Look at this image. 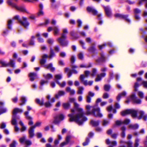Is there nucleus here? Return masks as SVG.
<instances>
[{
	"mask_svg": "<svg viewBox=\"0 0 147 147\" xmlns=\"http://www.w3.org/2000/svg\"><path fill=\"white\" fill-rule=\"evenodd\" d=\"M69 101L74 103V109H71V113L68 115L70 121H75L79 125H82L84 122L87 120V118L84 116L83 109L79 107V105L76 102L74 98H69Z\"/></svg>",
	"mask_w": 147,
	"mask_h": 147,
	"instance_id": "obj_1",
	"label": "nucleus"
},
{
	"mask_svg": "<svg viewBox=\"0 0 147 147\" xmlns=\"http://www.w3.org/2000/svg\"><path fill=\"white\" fill-rule=\"evenodd\" d=\"M121 114L123 116L130 114L133 117L137 118L139 119L143 118L144 120L146 121L147 119V115L145 114L144 112L142 111H136L129 109L122 111Z\"/></svg>",
	"mask_w": 147,
	"mask_h": 147,
	"instance_id": "obj_2",
	"label": "nucleus"
},
{
	"mask_svg": "<svg viewBox=\"0 0 147 147\" xmlns=\"http://www.w3.org/2000/svg\"><path fill=\"white\" fill-rule=\"evenodd\" d=\"M55 55V54L53 52V51L51 49L50 54L49 57L47 55L45 54L42 56V59L40 60V63L42 65H43L44 67L45 68L50 69L51 71H53L55 70L54 67H52V65L50 63L48 65H44V64L46 62L45 59L49 57V58H51Z\"/></svg>",
	"mask_w": 147,
	"mask_h": 147,
	"instance_id": "obj_3",
	"label": "nucleus"
},
{
	"mask_svg": "<svg viewBox=\"0 0 147 147\" xmlns=\"http://www.w3.org/2000/svg\"><path fill=\"white\" fill-rule=\"evenodd\" d=\"M86 108L87 110L86 113V115L92 114L95 117H101L102 116V114L100 112V110L99 108H95L94 107L88 105L86 106Z\"/></svg>",
	"mask_w": 147,
	"mask_h": 147,
	"instance_id": "obj_4",
	"label": "nucleus"
},
{
	"mask_svg": "<svg viewBox=\"0 0 147 147\" xmlns=\"http://www.w3.org/2000/svg\"><path fill=\"white\" fill-rule=\"evenodd\" d=\"M67 33V29L66 28L63 29V33L61 37L57 39L58 41L62 46H66L67 44V42L64 41V40L67 38L66 34Z\"/></svg>",
	"mask_w": 147,
	"mask_h": 147,
	"instance_id": "obj_5",
	"label": "nucleus"
},
{
	"mask_svg": "<svg viewBox=\"0 0 147 147\" xmlns=\"http://www.w3.org/2000/svg\"><path fill=\"white\" fill-rule=\"evenodd\" d=\"M22 112L23 110L20 109L16 108L13 109V116L11 121L12 125H15L16 124V113H22Z\"/></svg>",
	"mask_w": 147,
	"mask_h": 147,
	"instance_id": "obj_6",
	"label": "nucleus"
},
{
	"mask_svg": "<svg viewBox=\"0 0 147 147\" xmlns=\"http://www.w3.org/2000/svg\"><path fill=\"white\" fill-rule=\"evenodd\" d=\"M19 16H15L14 17V19H17L19 22L22 25L24 26L25 28H27L28 27V26L29 25V23L26 21L27 20V18L25 17H22V20H23L24 22H22L20 19H19Z\"/></svg>",
	"mask_w": 147,
	"mask_h": 147,
	"instance_id": "obj_7",
	"label": "nucleus"
},
{
	"mask_svg": "<svg viewBox=\"0 0 147 147\" xmlns=\"http://www.w3.org/2000/svg\"><path fill=\"white\" fill-rule=\"evenodd\" d=\"M64 118V116L63 115H60L55 118L53 121V123L55 124H58L61 121L63 120Z\"/></svg>",
	"mask_w": 147,
	"mask_h": 147,
	"instance_id": "obj_8",
	"label": "nucleus"
},
{
	"mask_svg": "<svg viewBox=\"0 0 147 147\" xmlns=\"http://www.w3.org/2000/svg\"><path fill=\"white\" fill-rule=\"evenodd\" d=\"M0 62L3 67H7L9 65H10L12 67H14V63H13V61L12 59L10 60V62L8 63H6L3 61H1Z\"/></svg>",
	"mask_w": 147,
	"mask_h": 147,
	"instance_id": "obj_9",
	"label": "nucleus"
},
{
	"mask_svg": "<svg viewBox=\"0 0 147 147\" xmlns=\"http://www.w3.org/2000/svg\"><path fill=\"white\" fill-rule=\"evenodd\" d=\"M131 99L136 104H139L141 103V100L139 99H138L136 96L135 94L134 93H133L131 96Z\"/></svg>",
	"mask_w": 147,
	"mask_h": 147,
	"instance_id": "obj_10",
	"label": "nucleus"
},
{
	"mask_svg": "<svg viewBox=\"0 0 147 147\" xmlns=\"http://www.w3.org/2000/svg\"><path fill=\"white\" fill-rule=\"evenodd\" d=\"M12 7H14L16 9L21 12L28 13L26 9L24 7L18 6L16 4L13 5Z\"/></svg>",
	"mask_w": 147,
	"mask_h": 147,
	"instance_id": "obj_11",
	"label": "nucleus"
},
{
	"mask_svg": "<svg viewBox=\"0 0 147 147\" xmlns=\"http://www.w3.org/2000/svg\"><path fill=\"white\" fill-rule=\"evenodd\" d=\"M71 137L69 136H67L65 139V141L61 143L59 145L60 147H63L64 146L67 145L69 143Z\"/></svg>",
	"mask_w": 147,
	"mask_h": 147,
	"instance_id": "obj_12",
	"label": "nucleus"
},
{
	"mask_svg": "<svg viewBox=\"0 0 147 147\" xmlns=\"http://www.w3.org/2000/svg\"><path fill=\"white\" fill-rule=\"evenodd\" d=\"M26 137L23 136V137L20 138L19 139L20 142L21 143H23L24 142L27 145H30L32 143L29 140H26Z\"/></svg>",
	"mask_w": 147,
	"mask_h": 147,
	"instance_id": "obj_13",
	"label": "nucleus"
},
{
	"mask_svg": "<svg viewBox=\"0 0 147 147\" xmlns=\"http://www.w3.org/2000/svg\"><path fill=\"white\" fill-rule=\"evenodd\" d=\"M130 122V120L129 119H126L125 120L123 121H116V124L117 125H120L122 124H127Z\"/></svg>",
	"mask_w": 147,
	"mask_h": 147,
	"instance_id": "obj_14",
	"label": "nucleus"
},
{
	"mask_svg": "<svg viewBox=\"0 0 147 147\" xmlns=\"http://www.w3.org/2000/svg\"><path fill=\"white\" fill-rule=\"evenodd\" d=\"M24 114L26 119L29 120L28 124L30 125H32L33 124V122L32 120V118L28 115V112L26 111L25 112Z\"/></svg>",
	"mask_w": 147,
	"mask_h": 147,
	"instance_id": "obj_15",
	"label": "nucleus"
},
{
	"mask_svg": "<svg viewBox=\"0 0 147 147\" xmlns=\"http://www.w3.org/2000/svg\"><path fill=\"white\" fill-rule=\"evenodd\" d=\"M4 103L2 102H0V115L3 113H5L7 111L6 108L3 107Z\"/></svg>",
	"mask_w": 147,
	"mask_h": 147,
	"instance_id": "obj_16",
	"label": "nucleus"
},
{
	"mask_svg": "<svg viewBox=\"0 0 147 147\" xmlns=\"http://www.w3.org/2000/svg\"><path fill=\"white\" fill-rule=\"evenodd\" d=\"M106 75V74L105 72L101 73L97 76V78L95 79L96 82H98L101 80V78L105 77Z\"/></svg>",
	"mask_w": 147,
	"mask_h": 147,
	"instance_id": "obj_17",
	"label": "nucleus"
},
{
	"mask_svg": "<svg viewBox=\"0 0 147 147\" xmlns=\"http://www.w3.org/2000/svg\"><path fill=\"white\" fill-rule=\"evenodd\" d=\"M87 11L92 13L93 15H95L97 13V11L93 8L91 7H88L87 8Z\"/></svg>",
	"mask_w": 147,
	"mask_h": 147,
	"instance_id": "obj_18",
	"label": "nucleus"
},
{
	"mask_svg": "<svg viewBox=\"0 0 147 147\" xmlns=\"http://www.w3.org/2000/svg\"><path fill=\"white\" fill-rule=\"evenodd\" d=\"M34 128L32 127L31 126L28 130L29 136L30 138L33 137L34 136Z\"/></svg>",
	"mask_w": 147,
	"mask_h": 147,
	"instance_id": "obj_19",
	"label": "nucleus"
},
{
	"mask_svg": "<svg viewBox=\"0 0 147 147\" xmlns=\"http://www.w3.org/2000/svg\"><path fill=\"white\" fill-rule=\"evenodd\" d=\"M94 95V94L91 92L88 93V95L87 96L86 101L88 103L91 102V98L90 97H93Z\"/></svg>",
	"mask_w": 147,
	"mask_h": 147,
	"instance_id": "obj_20",
	"label": "nucleus"
},
{
	"mask_svg": "<svg viewBox=\"0 0 147 147\" xmlns=\"http://www.w3.org/2000/svg\"><path fill=\"white\" fill-rule=\"evenodd\" d=\"M115 17H119L120 18H124L127 21L129 22V20L127 18V16L125 15H123L119 13H116L115 15Z\"/></svg>",
	"mask_w": 147,
	"mask_h": 147,
	"instance_id": "obj_21",
	"label": "nucleus"
},
{
	"mask_svg": "<svg viewBox=\"0 0 147 147\" xmlns=\"http://www.w3.org/2000/svg\"><path fill=\"white\" fill-rule=\"evenodd\" d=\"M29 76L30 78V80L31 81H33L34 79L37 78V75L36 74L31 73L29 74Z\"/></svg>",
	"mask_w": 147,
	"mask_h": 147,
	"instance_id": "obj_22",
	"label": "nucleus"
},
{
	"mask_svg": "<svg viewBox=\"0 0 147 147\" xmlns=\"http://www.w3.org/2000/svg\"><path fill=\"white\" fill-rule=\"evenodd\" d=\"M53 30L54 31V35L57 36L59 34L60 30L57 26H54L53 28Z\"/></svg>",
	"mask_w": 147,
	"mask_h": 147,
	"instance_id": "obj_23",
	"label": "nucleus"
},
{
	"mask_svg": "<svg viewBox=\"0 0 147 147\" xmlns=\"http://www.w3.org/2000/svg\"><path fill=\"white\" fill-rule=\"evenodd\" d=\"M65 93L63 91H59L57 94L55 95V97L56 98H58L59 97L65 95Z\"/></svg>",
	"mask_w": 147,
	"mask_h": 147,
	"instance_id": "obj_24",
	"label": "nucleus"
},
{
	"mask_svg": "<svg viewBox=\"0 0 147 147\" xmlns=\"http://www.w3.org/2000/svg\"><path fill=\"white\" fill-rule=\"evenodd\" d=\"M126 94V92L125 91H123L119 94L117 96V100L119 101L120 98L124 96Z\"/></svg>",
	"mask_w": 147,
	"mask_h": 147,
	"instance_id": "obj_25",
	"label": "nucleus"
},
{
	"mask_svg": "<svg viewBox=\"0 0 147 147\" xmlns=\"http://www.w3.org/2000/svg\"><path fill=\"white\" fill-rule=\"evenodd\" d=\"M104 9L106 15L109 16H110L111 14V12L109 8L108 7H104Z\"/></svg>",
	"mask_w": 147,
	"mask_h": 147,
	"instance_id": "obj_26",
	"label": "nucleus"
},
{
	"mask_svg": "<svg viewBox=\"0 0 147 147\" xmlns=\"http://www.w3.org/2000/svg\"><path fill=\"white\" fill-rule=\"evenodd\" d=\"M57 137L58 139H56L54 142V143L55 145H56L58 144L59 143V141L62 139V137L60 135H58Z\"/></svg>",
	"mask_w": 147,
	"mask_h": 147,
	"instance_id": "obj_27",
	"label": "nucleus"
},
{
	"mask_svg": "<svg viewBox=\"0 0 147 147\" xmlns=\"http://www.w3.org/2000/svg\"><path fill=\"white\" fill-rule=\"evenodd\" d=\"M66 91L70 93V95H73L75 93V91L73 89H71L69 87H67L66 88Z\"/></svg>",
	"mask_w": 147,
	"mask_h": 147,
	"instance_id": "obj_28",
	"label": "nucleus"
},
{
	"mask_svg": "<svg viewBox=\"0 0 147 147\" xmlns=\"http://www.w3.org/2000/svg\"><path fill=\"white\" fill-rule=\"evenodd\" d=\"M106 143L108 144H111L113 146H116L117 144V143L116 141H113L111 142L109 139H107L106 140Z\"/></svg>",
	"mask_w": 147,
	"mask_h": 147,
	"instance_id": "obj_29",
	"label": "nucleus"
},
{
	"mask_svg": "<svg viewBox=\"0 0 147 147\" xmlns=\"http://www.w3.org/2000/svg\"><path fill=\"white\" fill-rule=\"evenodd\" d=\"M55 80L57 83V82H59L58 80H60L62 78V75L61 74H56L55 76Z\"/></svg>",
	"mask_w": 147,
	"mask_h": 147,
	"instance_id": "obj_30",
	"label": "nucleus"
},
{
	"mask_svg": "<svg viewBox=\"0 0 147 147\" xmlns=\"http://www.w3.org/2000/svg\"><path fill=\"white\" fill-rule=\"evenodd\" d=\"M85 78L84 76L83 75H82L80 76V79L82 82L85 85H87L88 83L87 80H84V79Z\"/></svg>",
	"mask_w": 147,
	"mask_h": 147,
	"instance_id": "obj_31",
	"label": "nucleus"
},
{
	"mask_svg": "<svg viewBox=\"0 0 147 147\" xmlns=\"http://www.w3.org/2000/svg\"><path fill=\"white\" fill-rule=\"evenodd\" d=\"M70 106L69 103L68 102L63 103L62 104L63 108L65 109H68Z\"/></svg>",
	"mask_w": 147,
	"mask_h": 147,
	"instance_id": "obj_32",
	"label": "nucleus"
},
{
	"mask_svg": "<svg viewBox=\"0 0 147 147\" xmlns=\"http://www.w3.org/2000/svg\"><path fill=\"white\" fill-rule=\"evenodd\" d=\"M99 123V122L98 121H95L92 120L90 121V124L94 126H97Z\"/></svg>",
	"mask_w": 147,
	"mask_h": 147,
	"instance_id": "obj_33",
	"label": "nucleus"
},
{
	"mask_svg": "<svg viewBox=\"0 0 147 147\" xmlns=\"http://www.w3.org/2000/svg\"><path fill=\"white\" fill-rule=\"evenodd\" d=\"M43 76L44 78L47 80H49L53 78L52 75L50 74H44Z\"/></svg>",
	"mask_w": 147,
	"mask_h": 147,
	"instance_id": "obj_34",
	"label": "nucleus"
},
{
	"mask_svg": "<svg viewBox=\"0 0 147 147\" xmlns=\"http://www.w3.org/2000/svg\"><path fill=\"white\" fill-rule=\"evenodd\" d=\"M129 128L130 129H136L139 127V125L137 124L134 125H130L129 126Z\"/></svg>",
	"mask_w": 147,
	"mask_h": 147,
	"instance_id": "obj_35",
	"label": "nucleus"
},
{
	"mask_svg": "<svg viewBox=\"0 0 147 147\" xmlns=\"http://www.w3.org/2000/svg\"><path fill=\"white\" fill-rule=\"evenodd\" d=\"M126 128L125 126H123L121 127V130L122 131L121 136L122 137L124 138L125 136V130Z\"/></svg>",
	"mask_w": 147,
	"mask_h": 147,
	"instance_id": "obj_36",
	"label": "nucleus"
},
{
	"mask_svg": "<svg viewBox=\"0 0 147 147\" xmlns=\"http://www.w3.org/2000/svg\"><path fill=\"white\" fill-rule=\"evenodd\" d=\"M19 124L22 126V128L21 129V131H25L26 129V127L24 126L23 123V122L20 121L19 122Z\"/></svg>",
	"mask_w": 147,
	"mask_h": 147,
	"instance_id": "obj_37",
	"label": "nucleus"
},
{
	"mask_svg": "<svg viewBox=\"0 0 147 147\" xmlns=\"http://www.w3.org/2000/svg\"><path fill=\"white\" fill-rule=\"evenodd\" d=\"M65 72H67V76L68 77H70L71 75V70L67 68H66L65 69Z\"/></svg>",
	"mask_w": 147,
	"mask_h": 147,
	"instance_id": "obj_38",
	"label": "nucleus"
},
{
	"mask_svg": "<svg viewBox=\"0 0 147 147\" xmlns=\"http://www.w3.org/2000/svg\"><path fill=\"white\" fill-rule=\"evenodd\" d=\"M21 103L20 104V105H22L25 103V102L26 101V99L25 97L23 96L21 98Z\"/></svg>",
	"mask_w": 147,
	"mask_h": 147,
	"instance_id": "obj_39",
	"label": "nucleus"
},
{
	"mask_svg": "<svg viewBox=\"0 0 147 147\" xmlns=\"http://www.w3.org/2000/svg\"><path fill=\"white\" fill-rule=\"evenodd\" d=\"M40 36V34L39 33H37L36 34V36L38 37V42L40 43H42L44 42L43 39L40 37H39Z\"/></svg>",
	"mask_w": 147,
	"mask_h": 147,
	"instance_id": "obj_40",
	"label": "nucleus"
},
{
	"mask_svg": "<svg viewBox=\"0 0 147 147\" xmlns=\"http://www.w3.org/2000/svg\"><path fill=\"white\" fill-rule=\"evenodd\" d=\"M35 101L37 103L41 105H42L43 104L44 100H42V101H40L39 99L36 98Z\"/></svg>",
	"mask_w": 147,
	"mask_h": 147,
	"instance_id": "obj_41",
	"label": "nucleus"
},
{
	"mask_svg": "<svg viewBox=\"0 0 147 147\" xmlns=\"http://www.w3.org/2000/svg\"><path fill=\"white\" fill-rule=\"evenodd\" d=\"M57 84L61 87H64L66 85V82L65 81H63L62 83H60L59 82H57Z\"/></svg>",
	"mask_w": 147,
	"mask_h": 147,
	"instance_id": "obj_42",
	"label": "nucleus"
},
{
	"mask_svg": "<svg viewBox=\"0 0 147 147\" xmlns=\"http://www.w3.org/2000/svg\"><path fill=\"white\" fill-rule=\"evenodd\" d=\"M138 95L141 98H143L144 97V94L142 92L140 91L138 92Z\"/></svg>",
	"mask_w": 147,
	"mask_h": 147,
	"instance_id": "obj_43",
	"label": "nucleus"
},
{
	"mask_svg": "<svg viewBox=\"0 0 147 147\" xmlns=\"http://www.w3.org/2000/svg\"><path fill=\"white\" fill-rule=\"evenodd\" d=\"M48 81L47 80H42L40 82V84L41 86H42L45 84H47L48 83Z\"/></svg>",
	"mask_w": 147,
	"mask_h": 147,
	"instance_id": "obj_44",
	"label": "nucleus"
},
{
	"mask_svg": "<svg viewBox=\"0 0 147 147\" xmlns=\"http://www.w3.org/2000/svg\"><path fill=\"white\" fill-rule=\"evenodd\" d=\"M41 124V123L40 122H37L36 123L33 125L32 126V127L34 128L35 129V128L36 127H39L40 126Z\"/></svg>",
	"mask_w": 147,
	"mask_h": 147,
	"instance_id": "obj_45",
	"label": "nucleus"
},
{
	"mask_svg": "<svg viewBox=\"0 0 147 147\" xmlns=\"http://www.w3.org/2000/svg\"><path fill=\"white\" fill-rule=\"evenodd\" d=\"M91 67V64H89L88 65H86L85 64H81L80 65V67L81 68L83 67H85V68H87L89 67Z\"/></svg>",
	"mask_w": 147,
	"mask_h": 147,
	"instance_id": "obj_46",
	"label": "nucleus"
},
{
	"mask_svg": "<svg viewBox=\"0 0 147 147\" xmlns=\"http://www.w3.org/2000/svg\"><path fill=\"white\" fill-rule=\"evenodd\" d=\"M35 38V37L34 36H32L31 37V38L30 40V41L29 42V45H34V39Z\"/></svg>",
	"mask_w": 147,
	"mask_h": 147,
	"instance_id": "obj_47",
	"label": "nucleus"
},
{
	"mask_svg": "<svg viewBox=\"0 0 147 147\" xmlns=\"http://www.w3.org/2000/svg\"><path fill=\"white\" fill-rule=\"evenodd\" d=\"M83 88L82 87H79L78 88V94H81L82 93V92L83 90Z\"/></svg>",
	"mask_w": 147,
	"mask_h": 147,
	"instance_id": "obj_48",
	"label": "nucleus"
},
{
	"mask_svg": "<svg viewBox=\"0 0 147 147\" xmlns=\"http://www.w3.org/2000/svg\"><path fill=\"white\" fill-rule=\"evenodd\" d=\"M78 67L75 65H73L72 66V71L73 73L74 74L77 73V71L76 70H74V69L75 68H77Z\"/></svg>",
	"mask_w": 147,
	"mask_h": 147,
	"instance_id": "obj_49",
	"label": "nucleus"
},
{
	"mask_svg": "<svg viewBox=\"0 0 147 147\" xmlns=\"http://www.w3.org/2000/svg\"><path fill=\"white\" fill-rule=\"evenodd\" d=\"M12 23V21L11 20H9L8 22V27L9 29H11V24Z\"/></svg>",
	"mask_w": 147,
	"mask_h": 147,
	"instance_id": "obj_50",
	"label": "nucleus"
},
{
	"mask_svg": "<svg viewBox=\"0 0 147 147\" xmlns=\"http://www.w3.org/2000/svg\"><path fill=\"white\" fill-rule=\"evenodd\" d=\"M110 88V86L109 85H105L104 87V90L106 91H108Z\"/></svg>",
	"mask_w": 147,
	"mask_h": 147,
	"instance_id": "obj_51",
	"label": "nucleus"
},
{
	"mask_svg": "<svg viewBox=\"0 0 147 147\" xmlns=\"http://www.w3.org/2000/svg\"><path fill=\"white\" fill-rule=\"evenodd\" d=\"M17 144V142L16 141H14L10 144V147H16Z\"/></svg>",
	"mask_w": 147,
	"mask_h": 147,
	"instance_id": "obj_52",
	"label": "nucleus"
},
{
	"mask_svg": "<svg viewBox=\"0 0 147 147\" xmlns=\"http://www.w3.org/2000/svg\"><path fill=\"white\" fill-rule=\"evenodd\" d=\"M78 57L80 59H82L83 58V54L82 53H80L78 55Z\"/></svg>",
	"mask_w": 147,
	"mask_h": 147,
	"instance_id": "obj_53",
	"label": "nucleus"
},
{
	"mask_svg": "<svg viewBox=\"0 0 147 147\" xmlns=\"http://www.w3.org/2000/svg\"><path fill=\"white\" fill-rule=\"evenodd\" d=\"M142 84L144 88H147V81H143L142 82Z\"/></svg>",
	"mask_w": 147,
	"mask_h": 147,
	"instance_id": "obj_54",
	"label": "nucleus"
},
{
	"mask_svg": "<svg viewBox=\"0 0 147 147\" xmlns=\"http://www.w3.org/2000/svg\"><path fill=\"white\" fill-rule=\"evenodd\" d=\"M54 42V40L52 38H49L47 40L48 43L50 44H52Z\"/></svg>",
	"mask_w": 147,
	"mask_h": 147,
	"instance_id": "obj_55",
	"label": "nucleus"
},
{
	"mask_svg": "<svg viewBox=\"0 0 147 147\" xmlns=\"http://www.w3.org/2000/svg\"><path fill=\"white\" fill-rule=\"evenodd\" d=\"M89 142V139L87 138L86 139V141L83 143V145L84 146H86L88 144Z\"/></svg>",
	"mask_w": 147,
	"mask_h": 147,
	"instance_id": "obj_56",
	"label": "nucleus"
},
{
	"mask_svg": "<svg viewBox=\"0 0 147 147\" xmlns=\"http://www.w3.org/2000/svg\"><path fill=\"white\" fill-rule=\"evenodd\" d=\"M6 126V123L4 122H2L0 128L2 129H3Z\"/></svg>",
	"mask_w": 147,
	"mask_h": 147,
	"instance_id": "obj_57",
	"label": "nucleus"
},
{
	"mask_svg": "<svg viewBox=\"0 0 147 147\" xmlns=\"http://www.w3.org/2000/svg\"><path fill=\"white\" fill-rule=\"evenodd\" d=\"M90 74V71H84V77H88Z\"/></svg>",
	"mask_w": 147,
	"mask_h": 147,
	"instance_id": "obj_58",
	"label": "nucleus"
},
{
	"mask_svg": "<svg viewBox=\"0 0 147 147\" xmlns=\"http://www.w3.org/2000/svg\"><path fill=\"white\" fill-rule=\"evenodd\" d=\"M104 57L102 55H101V58L98 60H96V61L97 62H99V61H104Z\"/></svg>",
	"mask_w": 147,
	"mask_h": 147,
	"instance_id": "obj_59",
	"label": "nucleus"
},
{
	"mask_svg": "<svg viewBox=\"0 0 147 147\" xmlns=\"http://www.w3.org/2000/svg\"><path fill=\"white\" fill-rule=\"evenodd\" d=\"M139 86V84L137 83H136L134 86V91H137V88Z\"/></svg>",
	"mask_w": 147,
	"mask_h": 147,
	"instance_id": "obj_60",
	"label": "nucleus"
},
{
	"mask_svg": "<svg viewBox=\"0 0 147 147\" xmlns=\"http://www.w3.org/2000/svg\"><path fill=\"white\" fill-rule=\"evenodd\" d=\"M7 2L9 5H11L12 6H13V5L15 4L13 3L11 1V0H7Z\"/></svg>",
	"mask_w": 147,
	"mask_h": 147,
	"instance_id": "obj_61",
	"label": "nucleus"
},
{
	"mask_svg": "<svg viewBox=\"0 0 147 147\" xmlns=\"http://www.w3.org/2000/svg\"><path fill=\"white\" fill-rule=\"evenodd\" d=\"M95 50V49L93 47H91L88 49V51L90 52H93Z\"/></svg>",
	"mask_w": 147,
	"mask_h": 147,
	"instance_id": "obj_62",
	"label": "nucleus"
},
{
	"mask_svg": "<svg viewBox=\"0 0 147 147\" xmlns=\"http://www.w3.org/2000/svg\"><path fill=\"white\" fill-rule=\"evenodd\" d=\"M96 70L95 69H93L92 71V73L91 74V76H94L96 74Z\"/></svg>",
	"mask_w": 147,
	"mask_h": 147,
	"instance_id": "obj_63",
	"label": "nucleus"
},
{
	"mask_svg": "<svg viewBox=\"0 0 147 147\" xmlns=\"http://www.w3.org/2000/svg\"><path fill=\"white\" fill-rule=\"evenodd\" d=\"M109 123V121L106 120H104L103 121L102 124L104 126H105L108 125Z\"/></svg>",
	"mask_w": 147,
	"mask_h": 147,
	"instance_id": "obj_64",
	"label": "nucleus"
}]
</instances>
